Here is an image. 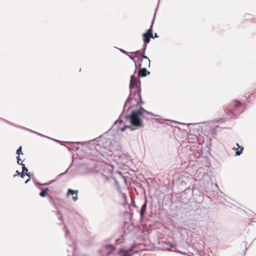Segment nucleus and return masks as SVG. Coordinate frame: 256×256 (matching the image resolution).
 <instances>
[{"instance_id":"nucleus-1","label":"nucleus","mask_w":256,"mask_h":256,"mask_svg":"<svg viewBox=\"0 0 256 256\" xmlns=\"http://www.w3.org/2000/svg\"><path fill=\"white\" fill-rule=\"evenodd\" d=\"M134 107V105L132 104H129L128 108H126L125 110L122 112L120 114L118 119L114 122V124L106 132L104 133L103 134L100 135L99 137L94 138L93 140H91L90 141L96 140L98 142H102V144L104 142H106L109 146H110V148H112L115 150H119L121 148V146H120V143L116 142L114 138H106V136L108 135V132L110 131L112 128L114 126L115 124H116L117 122L119 123V124H123L124 126L126 128H129L131 131H134L136 130H138L140 128H141L138 126L135 122H132V120L130 119H124L126 122H129L130 124V125L126 124L123 120L120 119L121 116H122L124 112H128L132 108Z\"/></svg>"},{"instance_id":"nucleus-2","label":"nucleus","mask_w":256,"mask_h":256,"mask_svg":"<svg viewBox=\"0 0 256 256\" xmlns=\"http://www.w3.org/2000/svg\"><path fill=\"white\" fill-rule=\"evenodd\" d=\"M144 112H146V110L140 106L138 108L132 110L130 114H126L124 116V118L130 119L132 122H135L138 126L142 128L144 127V124L140 116L144 115Z\"/></svg>"},{"instance_id":"nucleus-3","label":"nucleus","mask_w":256,"mask_h":256,"mask_svg":"<svg viewBox=\"0 0 256 256\" xmlns=\"http://www.w3.org/2000/svg\"><path fill=\"white\" fill-rule=\"evenodd\" d=\"M140 86V88H141L140 80V78H137L135 76V74L134 73L130 76L129 85L130 94L124 104V106L123 107V111L125 110L126 105L128 104H131L132 101L134 100V97L132 96V90L134 88H136L137 90H138Z\"/></svg>"},{"instance_id":"nucleus-4","label":"nucleus","mask_w":256,"mask_h":256,"mask_svg":"<svg viewBox=\"0 0 256 256\" xmlns=\"http://www.w3.org/2000/svg\"><path fill=\"white\" fill-rule=\"evenodd\" d=\"M234 104L226 106L224 110L225 112H228V115L230 116L232 119L237 118L244 112L243 104L238 100L234 101Z\"/></svg>"},{"instance_id":"nucleus-5","label":"nucleus","mask_w":256,"mask_h":256,"mask_svg":"<svg viewBox=\"0 0 256 256\" xmlns=\"http://www.w3.org/2000/svg\"><path fill=\"white\" fill-rule=\"evenodd\" d=\"M176 197V200L178 202H180L184 204H188L191 199L192 192L191 186L190 184L188 186L180 192H176L174 194Z\"/></svg>"},{"instance_id":"nucleus-6","label":"nucleus","mask_w":256,"mask_h":256,"mask_svg":"<svg viewBox=\"0 0 256 256\" xmlns=\"http://www.w3.org/2000/svg\"><path fill=\"white\" fill-rule=\"evenodd\" d=\"M155 14L152 22L150 28L142 34V40L144 43L148 44L150 41L151 38L153 37V25L155 19Z\"/></svg>"},{"instance_id":"nucleus-7","label":"nucleus","mask_w":256,"mask_h":256,"mask_svg":"<svg viewBox=\"0 0 256 256\" xmlns=\"http://www.w3.org/2000/svg\"><path fill=\"white\" fill-rule=\"evenodd\" d=\"M118 254L120 256H132L134 255V253L129 250L128 248H126L123 244L122 248H118Z\"/></svg>"},{"instance_id":"nucleus-8","label":"nucleus","mask_w":256,"mask_h":256,"mask_svg":"<svg viewBox=\"0 0 256 256\" xmlns=\"http://www.w3.org/2000/svg\"><path fill=\"white\" fill-rule=\"evenodd\" d=\"M148 204V200L146 197H145L144 201V204H142L141 208L140 210V222H142L144 220V214L146 210Z\"/></svg>"},{"instance_id":"nucleus-9","label":"nucleus","mask_w":256,"mask_h":256,"mask_svg":"<svg viewBox=\"0 0 256 256\" xmlns=\"http://www.w3.org/2000/svg\"><path fill=\"white\" fill-rule=\"evenodd\" d=\"M136 72L138 78L146 77L150 74V72L148 71L146 68H140Z\"/></svg>"},{"instance_id":"nucleus-10","label":"nucleus","mask_w":256,"mask_h":256,"mask_svg":"<svg viewBox=\"0 0 256 256\" xmlns=\"http://www.w3.org/2000/svg\"><path fill=\"white\" fill-rule=\"evenodd\" d=\"M179 187L180 189L188 187V185L190 184L192 185L190 182V180L188 178H186L185 180H179Z\"/></svg>"},{"instance_id":"nucleus-11","label":"nucleus","mask_w":256,"mask_h":256,"mask_svg":"<svg viewBox=\"0 0 256 256\" xmlns=\"http://www.w3.org/2000/svg\"><path fill=\"white\" fill-rule=\"evenodd\" d=\"M225 113L226 114V116L224 115L222 118H220L215 120L214 122H216L224 123L226 121L231 120H232V118H230V116L228 115V112Z\"/></svg>"},{"instance_id":"nucleus-12","label":"nucleus","mask_w":256,"mask_h":256,"mask_svg":"<svg viewBox=\"0 0 256 256\" xmlns=\"http://www.w3.org/2000/svg\"><path fill=\"white\" fill-rule=\"evenodd\" d=\"M142 58L140 56H138L137 57V59L134 62V65H135V70H134V74H136L137 72V70L138 68H141L142 66Z\"/></svg>"},{"instance_id":"nucleus-13","label":"nucleus","mask_w":256,"mask_h":256,"mask_svg":"<svg viewBox=\"0 0 256 256\" xmlns=\"http://www.w3.org/2000/svg\"><path fill=\"white\" fill-rule=\"evenodd\" d=\"M16 128H21V129H22V130H27L28 132H30L32 133H33V134H34L38 136H43V134H42L40 133H39L38 132H35L34 130H30L28 128H25L23 126H16Z\"/></svg>"},{"instance_id":"nucleus-14","label":"nucleus","mask_w":256,"mask_h":256,"mask_svg":"<svg viewBox=\"0 0 256 256\" xmlns=\"http://www.w3.org/2000/svg\"><path fill=\"white\" fill-rule=\"evenodd\" d=\"M162 242L166 246H170V248H174L175 250H176L177 246H178L176 242H170V241L168 240V241Z\"/></svg>"},{"instance_id":"nucleus-15","label":"nucleus","mask_w":256,"mask_h":256,"mask_svg":"<svg viewBox=\"0 0 256 256\" xmlns=\"http://www.w3.org/2000/svg\"><path fill=\"white\" fill-rule=\"evenodd\" d=\"M191 186V192L192 196H200V192L198 190V189L196 188L193 185Z\"/></svg>"},{"instance_id":"nucleus-16","label":"nucleus","mask_w":256,"mask_h":256,"mask_svg":"<svg viewBox=\"0 0 256 256\" xmlns=\"http://www.w3.org/2000/svg\"><path fill=\"white\" fill-rule=\"evenodd\" d=\"M78 190H74L70 188L68 189L67 192V195H72V196L78 194Z\"/></svg>"},{"instance_id":"nucleus-17","label":"nucleus","mask_w":256,"mask_h":256,"mask_svg":"<svg viewBox=\"0 0 256 256\" xmlns=\"http://www.w3.org/2000/svg\"><path fill=\"white\" fill-rule=\"evenodd\" d=\"M168 122H166V124L168 125V126H171V124L172 123H173V122H174V123H178V122H177L176 121H174V120H168ZM178 124H184V125H187V126L196 125V124H186L181 123V122H178Z\"/></svg>"},{"instance_id":"nucleus-18","label":"nucleus","mask_w":256,"mask_h":256,"mask_svg":"<svg viewBox=\"0 0 256 256\" xmlns=\"http://www.w3.org/2000/svg\"><path fill=\"white\" fill-rule=\"evenodd\" d=\"M20 166H22V176H24H24H26V174H27L28 172V168L26 166L25 164L22 163V162H21Z\"/></svg>"},{"instance_id":"nucleus-19","label":"nucleus","mask_w":256,"mask_h":256,"mask_svg":"<svg viewBox=\"0 0 256 256\" xmlns=\"http://www.w3.org/2000/svg\"><path fill=\"white\" fill-rule=\"evenodd\" d=\"M244 147L241 146L240 147V150H238V148H236L235 147H234L232 149L234 150H237V151L236 152V156H240L241 154H242L243 150H244Z\"/></svg>"},{"instance_id":"nucleus-20","label":"nucleus","mask_w":256,"mask_h":256,"mask_svg":"<svg viewBox=\"0 0 256 256\" xmlns=\"http://www.w3.org/2000/svg\"><path fill=\"white\" fill-rule=\"evenodd\" d=\"M124 240L125 239L124 238V236H121L120 238L116 239L115 241L118 244H122L124 242Z\"/></svg>"},{"instance_id":"nucleus-21","label":"nucleus","mask_w":256,"mask_h":256,"mask_svg":"<svg viewBox=\"0 0 256 256\" xmlns=\"http://www.w3.org/2000/svg\"><path fill=\"white\" fill-rule=\"evenodd\" d=\"M140 56L142 58V60L143 59H146V60H148V66L150 67V60L145 55V52L142 53V54H140Z\"/></svg>"},{"instance_id":"nucleus-22","label":"nucleus","mask_w":256,"mask_h":256,"mask_svg":"<svg viewBox=\"0 0 256 256\" xmlns=\"http://www.w3.org/2000/svg\"><path fill=\"white\" fill-rule=\"evenodd\" d=\"M162 250H165V251H168V252H176V253H180V254H184V253L182 252H181L180 251L178 250H172L170 248H162Z\"/></svg>"},{"instance_id":"nucleus-23","label":"nucleus","mask_w":256,"mask_h":256,"mask_svg":"<svg viewBox=\"0 0 256 256\" xmlns=\"http://www.w3.org/2000/svg\"><path fill=\"white\" fill-rule=\"evenodd\" d=\"M133 100L136 102V106H138L140 104L142 106V104H143L145 103V102L142 100H138L137 99L134 98Z\"/></svg>"},{"instance_id":"nucleus-24","label":"nucleus","mask_w":256,"mask_h":256,"mask_svg":"<svg viewBox=\"0 0 256 256\" xmlns=\"http://www.w3.org/2000/svg\"><path fill=\"white\" fill-rule=\"evenodd\" d=\"M40 188L41 190V192L39 193V196L42 198L46 197V193L43 190L42 188Z\"/></svg>"},{"instance_id":"nucleus-25","label":"nucleus","mask_w":256,"mask_h":256,"mask_svg":"<svg viewBox=\"0 0 256 256\" xmlns=\"http://www.w3.org/2000/svg\"><path fill=\"white\" fill-rule=\"evenodd\" d=\"M16 154H17L18 156H20V154H22V155L23 154L22 146H20L16 150Z\"/></svg>"},{"instance_id":"nucleus-26","label":"nucleus","mask_w":256,"mask_h":256,"mask_svg":"<svg viewBox=\"0 0 256 256\" xmlns=\"http://www.w3.org/2000/svg\"><path fill=\"white\" fill-rule=\"evenodd\" d=\"M22 172H20L18 170H16V174H14V177H16V176H20L22 178H24L25 176L24 174V176L22 175Z\"/></svg>"},{"instance_id":"nucleus-27","label":"nucleus","mask_w":256,"mask_h":256,"mask_svg":"<svg viewBox=\"0 0 256 256\" xmlns=\"http://www.w3.org/2000/svg\"><path fill=\"white\" fill-rule=\"evenodd\" d=\"M104 247L106 248H111L112 250H114L116 249L115 246L112 244H108L104 246Z\"/></svg>"},{"instance_id":"nucleus-28","label":"nucleus","mask_w":256,"mask_h":256,"mask_svg":"<svg viewBox=\"0 0 256 256\" xmlns=\"http://www.w3.org/2000/svg\"><path fill=\"white\" fill-rule=\"evenodd\" d=\"M0 120L4 121V122H6L7 124H10L12 126H14L15 127H16V126H18V125L14 124V123H13L12 122H10V121H8V120H4V119L0 118Z\"/></svg>"},{"instance_id":"nucleus-29","label":"nucleus","mask_w":256,"mask_h":256,"mask_svg":"<svg viewBox=\"0 0 256 256\" xmlns=\"http://www.w3.org/2000/svg\"><path fill=\"white\" fill-rule=\"evenodd\" d=\"M141 91H142V89H141V88H139V89L137 90V95L138 96V100H142V94H141Z\"/></svg>"},{"instance_id":"nucleus-30","label":"nucleus","mask_w":256,"mask_h":256,"mask_svg":"<svg viewBox=\"0 0 256 256\" xmlns=\"http://www.w3.org/2000/svg\"><path fill=\"white\" fill-rule=\"evenodd\" d=\"M68 144L70 145H73L74 144H75V142H66ZM85 143V142H76V144H81L82 146H83L84 144Z\"/></svg>"},{"instance_id":"nucleus-31","label":"nucleus","mask_w":256,"mask_h":256,"mask_svg":"<svg viewBox=\"0 0 256 256\" xmlns=\"http://www.w3.org/2000/svg\"><path fill=\"white\" fill-rule=\"evenodd\" d=\"M32 180L36 186H42V184L35 177L32 179Z\"/></svg>"},{"instance_id":"nucleus-32","label":"nucleus","mask_w":256,"mask_h":256,"mask_svg":"<svg viewBox=\"0 0 256 256\" xmlns=\"http://www.w3.org/2000/svg\"><path fill=\"white\" fill-rule=\"evenodd\" d=\"M118 50L121 52H122V54H126V56H129V55L130 54V52H126V50H124V49H122V48H118Z\"/></svg>"},{"instance_id":"nucleus-33","label":"nucleus","mask_w":256,"mask_h":256,"mask_svg":"<svg viewBox=\"0 0 256 256\" xmlns=\"http://www.w3.org/2000/svg\"><path fill=\"white\" fill-rule=\"evenodd\" d=\"M26 176H28L29 178L32 180L34 178V173L31 172H28L27 174H26Z\"/></svg>"},{"instance_id":"nucleus-34","label":"nucleus","mask_w":256,"mask_h":256,"mask_svg":"<svg viewBox=\"0 0 256 256\" xmlns=\"http://www.w3.org/2000/svg\"><path fill=\"white\" fill-rule=\"evenodd\" d=\"M71 166V165H70V166L66 170L65 172H62V173H60V174H59L58 176V178H60V177H61L64 175H65L66 174L68 173V170L70 169V167Z\"/></svg>"},{"instance_id":"nucleus-35","label":"nucleus","mask_w":256,"mask_h":256,"mask_svg":"<svg viewBox=\"0 0 256 256\" xmlns=\"http://www.w3.org/2000/svg\"><path fill=\"white\" fill-rule=\"evenodd\" d=\"M65 146L66 147V148L68 149V150L70 152H72V151H76V150H78L79 149V148H80V147H76V149H74V148H72V147H68V146Z\"/></svg>"},{"instance_id":"nucleus-36","label":"nucleus","mask_w":256,"mask_h":256,"mask_svg":"<svg viewBox=\"0 0 256 256\" xmlns=\"http://www.w3.org/2000/svg\"><path fill=\"white\" fill-rule=\"evenodd\" d=\"M136 244H133L130 247L128 248L129 250L131 251L132 252H133L134 249L136 247Z\"/></svg>"},{"instance_id":"nucleus-37","label":"nucleus","mask_w":256,"mask_h":256,"mask_svg":"<svg viewBox=\"0 0 256 256\" xmlns=\"http://www.w3.org/2000/svg\"><path fill=\"white\" fill-rule=\"evenodd\" d=\"M147 44H146L144 42L142 48L140 49V50L142 51V53L146 52V49Z\"/></svg>"},{"instance_id":"nucleus-38","label":"nucleus","mask_w":256,"mask_h":256,"mask_svg":"<svg viewBox=\"0 0 256 256\" xmlns=\"http://www.w3.org/2000/svg\"><path fill=\"white\" fill-rule=\"evenodd\" d=\"M138 56H136V55H134V56H132V55H131V54H130L128 57L129 58L132 60L134 62L136 60V58H137V57H138Z\"/></svg>"},{"instance_id":"nucleus-39","label":"nucleus","mask_w":256,"mask_h":256,"mask_svg":"<svg viewBox=\"0 0 256 256\" xmlns=\"http://www.w3.org/2000/svg\"><path fill=\"white\" fill-rule=\"evenodd\" d=\"M55 181H56V180H53L50 181V182L42 184V186H48V185L52 184V183H53Z\"/></svg>"},{"instance_id":"nucleus-40","label":"nucleus","mask_w":256,"mask_h":256,"mask_svg":"<svg viewBox=\"0 0 256 256\" xmlns=\"http://www.w3.org/2000/svg\"><path fill=\"white\" fill-rule=\"evenodd\" d=\"M142 116L147 120H150L152 119V118L150 116V115L146 114V113H144V115H142Z\"/></svg>"},{"instance_id":"nucleus-41","label":"nucleus","mask_w":256,"mask_h":256,"mask_svg":"<svg viewBox=\"0 0 256 256\" xmlns=\"http://www.w3.org/2000/svg\"><path fill=\"white\" fill-rule=\"evenodd\" d=\"M130 54H134L135 55L137 56L138 54H142V51L140 50H138L136 51H135V52H130Z\"/></svg>"},{"instance_id":"nucleus-42","label":"nucleus","mask_w":256,"mask_h":256,"mask_svg":"<svg viewBox=\"0 0 256 256\" xmlns=\"http://www.w3.org/2000/svg\"><path fill=\"white\" fill-rule=\"evenodd\" d=\"M16 160H17V164L18 165H20L22 161V159L20 158V156H16Z\"/></svg>"},{"instance_id":"nucleus-43","label":"nucleus","mask_w":256,"mask_h":256,"mask_svg":"<svg viewBox=\"0 0 256 256\" xmlns=\"http://www.w3.org/2000/svg\"><path fill=\"white\" fill-rule=\"evenodd\" d=\"M144 113H146V114H149L150 116H158V115L155 114H153L152 112H150L146 110V112H144Z\"/></svg>"},{"instance_id":"nucleus-44","label":"nucleus","mask_w":256,"mask_h":256,"mask_svg":"<svg viewBox=\"0 0 256 256\" xmlns=\"http://www.w3.org/2000/svg\"><path fill=\"white\" fill-rule=\"evenodd\" d=\"M43 190H44V191L46 193L47 192H52V191H51V187L50 188H48V187H46L44 188H43Z\"/></svg>"},{"instance_id":"nucleus-45","label":"nucleus","mask_w":256,"mask_h":256,"mask_svg":"<svg viewBox=\"0 0 256 256\" xmlns=\"http://www.w3.org/2000/svg\"><path fill=\"white\" fill-rule=\"evenodd\" d=\"M131 205L133 206L135 208H137V206H136V203H135V201L132 198Z\"/></svg>"},{"instance_id":"nucleus-46","label":"nucleus","mask_w":256,"mask_h":256,"mask_svg":"<svg viewBox=\"0 0 256 256\" xmlns=\"http://www.w3.org/2000/svg\"><path fill=\"white\" fill-rule=\"evenodd\" d=\"M72 200L76 202V200H78V194H76L75 196H72Z\"/></svg>"},{"instance_id":"nucleus-47","label":"nucleus","mask_w":256,"mask_h":256,"mask_svg":"<svg viewBox=\"0 0 256 256\" xmlns=\"http://www.w3.org/2000/svg\"><path fill=\"white\" fill-rule=\"evenodd\" d=\"M118 129H120V130L122 132H124V131L126 130L124 126H122V128H119V127H118Z\"/></svg>"},{"instance_id":"nucleus-48","label":"nucleus","mask_w":256,"mask_h":256,"mask_svg":"<svg viewBox=\"0 0 256 256\" xmlns=\"http://www.w3.org/2000/svg\"><path fill=\"white\" fill-rule=\"evenodd\" d=\"M159 37V36H158V34L157 33H155L154 34V35L153 34V37H152V38H153V39H154L156 38H158Z\"/></svg>"},{"instance_id":"nucleus-49","label":"nucleus","mask_w":256,"mask_h":256,"mask_svg":"<svg viewBox=\"0 0 256 256\" xmlns=\"http://www.w3.org/2000/svg\"><path fill=\"white\" fill-rule=\"evenodd\" d=\"M58 214L60 216V217L58 218L59 220H62V215L61 212L60 211H58Z\"/></svg>"},{"instance_id":"nucleus-50","label":"nucleus","mask_w":256,"mask_h":256,"mask_svg":"<svg viewBox=\"0 0 256 256\" xmlns=\"http://www.w3.org/2000/svg\"><path fill=\"white\" fill-rule=\"evenodd\" d=\"M48 196L49 199L52 202H54V200L53 198L51 196H50V195H48Z\"/></svg>"},{"instance_id":"nucleus-51","label":"nucleus","mask_w":256,"mask_h":256,"mask_svg":"<svg viewBox=\"0 0 256 256\" xmlns=\"http://www.w3.org/2000/svg\"><path fill=\"white\" fill-rule=\"evenodd\" d=\"M137 94V90L136 92L132 91V96L134 98V96H136Z\"/></svg>"},{"instance_id":"nucleus-52","label":"nucleus","mask_w":256,"mask_h":256,"mask_svg":"<svg viewBox=\"0 0 256 256\" xmlns=\"http://www.w3.org/2000/svg\"><path fill=\"white\" fill-rule=\"evenodd\" d=\"M100 144H96V146H94V148L96 150H98V147Z\"/></svg>"},{"instance_id":"nucleus-53","label":"nucleus","mask_w":256,"mask_h":256,"mask_svg":"<svg viewBox=\"0 0 256 256\" xmlns=\"http://www.w3.org/2000/svg\"><path fill=\"white\" fill-rule=\"evenodd\" d=\"M41 136L43 137V138H46L48 139H50V138H50V137H49L48 136H45L44 134H43V136Z\"/></svg>"},{"instance_id":"nucleus-54","label":"nucleus","mask_w":256,"mask_h":256,"mask_svg":"<svg viewBox=\"0 0 256 256\" xmlns=\"http://www.w3.org/2000/svg\"><path fill=\"white\" fill-rule=\"evenodd\" d=\"M248 108V105L246 104H244V106H243V108H244V110H245V109H246Z\"/></svg>"},{"instance_id":"nucleus-55","label":"nucleus","mask_w":256,"mask_h":256,"mask_svg":"<svg viewBox=\"0 0 256 256\" xmlns=\"http://www.w3.org/2000/svg\"><path fill=\"white\" fill-rule=\"evenodd\" d=\"M56 142H58V143H59V144H60L62 145V141H60V140H56Z\"/></svg>"},{"instance_id":"nucleus-56","label":"nucleus","mask_w":256,"mask_h":256,"mask_svg":"<svg viewBox=\"0 0 256 256\" xmlns=\"http://www.w3.org/2000/svg\"><path fill=\"white\" fill-rule=\"evenodd\" d=\"M30 180V179L28 178V179H27V180L25 181V182H24V183H25L26 184H28V183Z\"/></svg>"},{"instance_id":"nucleus-57","label":"nucleus","mask_w":256,"mask_h":256,"mask_svg":"<svg viewBox=\"0 0 256 256\" xmlns=\"http://www.w3.org/2000/svg\"><path fill=\"white\" fill-rule=\"evenodd\" d=\"M52 202V204H53L55 208H57V206H56V202H55L54 200V202Z\"/></svg>"},{"instance_id":"nucleus-58","label":"nucleus","mask_w":256,"mask_h":256,"mask_svg":"<svg viewBox=\"0 0 256 256\" xmlns=\"http://www.w3.org/2000/svg\"><path fill=\"white\" fill-rule=\"evenodd\" d=\"M156 122H158V123H160V124H162V122H160V120H159V119H158V118L156 119Z\"/></svg>"},{"instance_id":"nucleus-59","label":"nucleus","mask_w":256,"mask_h":256,"mask_svg":"<svg viewBox=\"0 0 256 256\" xmlns=\"http://www.w3.org/2000/svg\"><path fill=\"white\" fill-rule=\"evenodd\" d=\"M70 234V232H69V230H67L66 231V234Z\"/></svg>"},{"instance_id":"nucleus-60","label":"nucleus","mask_w":256,"mask_h":256,"mask_svg":"<svg viewBox=\"0 0 256 256\" xmlns=\"http://www.w3.org/2000/svg\"><path fill=\"white\" fill-rule=\"evenodd\" d=\"M236 146H238V148H240V147L242 146H240L238 143H236Z\"/></svg>"},{"instance_id":"nucleus-61","label":"nucleus","mask_w":256,"mask_h":256,"mask_svg":"<svg viewBox=\"0 0 256 256\" xmlns=\"http://www.w3.org/2000/svg\"><path fill=\"white\" fill-rule=\"evenodd\" d=\"M50 140H54V142H56V140L54 138H51Z\"/></svg>"},{"instance_id":"nucleus-62","label":"nucleus","mask_w":256,"mask_h":256,"mask_svg":"<svg viewBox=\"0 0 256 256\" xmlns=\"http://www.w3.org/2000/svg\"><path fill=\"white\" fill-rule=\"evenodd\" d=\"M71 146H72V148H74V149H76V146H72V145H71Z\"/></svg>"},{"instance_id":"nucleus-63","label":"nucleus","mask_w":256,"mask_h":256,"mask_svg":"<svg viewBox=\"0 0 256 256\" xmlns=\"http://www.w3.org/2000/svg\"><path fill=\"white\" fill-rule=\"evenodd\" d=\"M92 146H92L91 147H89V148L90 149V150H92V148H92Z\"/></svg>"},{"instance_id":"nucleus-64","label":"nucleus","mask_w":256,"mask_h":256,"mask_svg":"<svg viewBox=\"0 0 256 256\" xmlns=\"http://www.w3.org/2000/svg\"><path fill=\"white\" fill-rule=\"evenodd\" d=\"M216 128H214V130H213L214 132H216Z\"/></svg>"}]
</instances>
